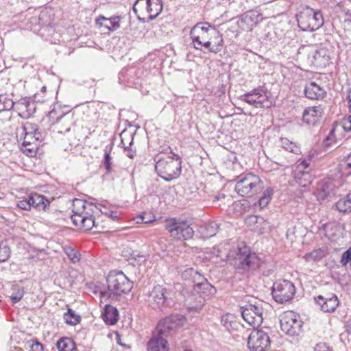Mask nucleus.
I'll return each mask as SVG.
<instances>
[{
    "label": "nucleus",
    "instance_id": "obj_54",
    "mask_svg": "<svg viewBox=\"0 0 351 351\" xmlns=\"http://www.w3.org/2000/svg\"><path fill=\"white\" fill-rule=\"evenodd\" d=\"M125 152L126 156L130 158H134L136 155V152L129 147H125Z\"/></svg>",
    "mask_w": 351,
    "mask_h": 351
},
{
    "label": "nucleus",
    "instance_id": "obj_19",
    "mask_svg": "<svg viewBox=\"0 0 351 351\" xmlns=\"http://www.w3.org/2000/svg\"><path fill=\"white\" fill-rule=\"evenodd\" d=\"M210 27L213 32H215V27L208 23H198L191 29L190 36L196 49L201 50L202 47V42L208 39Z\"/></svg>",
    "mask_w": 351,
    "mask_h": 351
},
{
    "label": "nucleus",
    "instance_id": "obj_56",
    "mask_svg": "<svg viewBox=\"0 0 351 351\" xmlns=\"http://www.w3.org/2000/svg\"><path fill=\"white\" fill-rule=\"evenodd\" d=\"M226 198V195L223 193L219 194L217 195H215L214 197L213 202H217L218 201H222L223 199H225Z\"/></svg>",
    "mask_w": 351,
    "mask_h": 351
},
{
    "label": "nucleus",
    "instance_id": "obj_22",
    "mask_svg": "<svg viewBox=\"0 0 351 351\" xmlns=\"http://www.w3.org/2000/svg\"><path fill=\"white\" fill-rule=\"evenodd\" d=\"M323 114L322 108L319 106L309 107L304 110L302 120L308 125H315L322 117Z\"/></svg>",
    "mask_w": 351,
    "mask_h": 351
},
{
    "label": "nucleus",
    "instance_id": "obj_2",
    "mask_svg": "<svg viewBox=\"0 0 351 351\" xmlns=\"http://www.w3.org/2000/svg\"><path fill=\"white\" fill-rule=\"evenodd\" d=\"M226 258L238 272L245 275L250 274L261 265V259L244 244L231 250Z\"/></svg>",
    "mask_w": 351,
    "mask_h": 351
},
{
    "label": "nucleus",
    "instance_id": "obj_34",
    "mask_svg": "<svg viewBox=\"0 0 351 351\" xmlns=\"http://www.w3.org/2000/svg\"><path fill=\"white\" fill-rule=\"evenodd\" d=\"M219 227L216 221L209 222L204 227L202 234L204 238H210L217 234Z\"/></svg>",
    "mask_w": 351,
    "mask_h": 351
},
{
    "label": "nucleus",
    "instance_id": "obj_1",
    "mask_svg": "<svg viewBox=\"0 0 351 351\" xmlns=\"http://www.w3.org/2000/svg\"><path fill=\"white\" fill-rule=\"evenodd\" d=\"M185 321V317L179 314L171 315L160 320L147 343V350L169 351L167 339L182 327Z\"/></svg>",
    "mask_w": 351,
    "mask_h": 351
},
{
    "label": "nucleus",
    "instance_id": "obj_4",
    "mask_svg": "<svg viewBox=\"0 0 351 351\" xmlns=\"http://www.w3.org/2000/svg\"><path fill=\"white\" fill-rule=\"evenodd\" d=\"M216 289L208 282L194 285L193 291L185 299L186 305L189 311L199 312L204 305L206 300L214 295Z\"/></svg>",
    "mask_w": 351,
    "mask_h": 351
},
{
    "label": "nucleus",
    "instance_id": "obj_37",
    "mask_svg": "<svg viewBox=\"0 0 351 351\" xmlns=\"http://www.w3.org/2000/svg\"><path fill=\"white\" fill-rule=\"evenodd\" d=\"M331 184H320L317 190V198L319 200H324L328 196H330L332 192Z\"/></svg>",
    "mask_w": 351,
    "mask_h": 351
},
{
    "label": "nucleus",
    "instance_id": "obj_24",
    "mask_svg": "<svg viewBox=\"0 0 351 351\" xmlns=\"http://www.w3.org/2000/svg\"><path fill=\"white\" fill-rule=\"evenodd\" d=\"M304 92L305 96L310 99H319L323 98L326 93L325 90L315 82L307 83Z\"/></svg>",
    "mask_w": 351,
    "mask_h": 351
},
{
    "label": "nucleus",
    "instance_id": "obj_40",
    "mask_svg": "<svg viewBox=\"0 0 351 351\" xmlns=\"http://www.w3.org/2000/svg\"><path fill=\"white\" fill-rule=\"evenodd\" d=\"M64 252L71 261L73 263L78 262L80 259V254L71 246H65Z\"/></svg>",
    "mask_w": 351,
    "mask_h": 351
},
{
    "label": "nucleus",
    "instance_id": "obj_49",
    "mask_svg": "<svg viewBox=\"0 0 351 351\" xmlns=\"http://www.w3.org/2000/svg\"><path fill=\"white\" fill-rule=\"evenodd\" d=\"M17 206L24 210H29L31 209V201L29 195L28 197L19 200L17 202Z\"/></svg>",
    "mask_w": 351,
    "mask_h": 351
},
{
    "label": "nucleus",
    "instance_id": "obj_52",
    "mask_svg": "<svg viewBox=\"0 0 351 351\" xmlns=\"http://www.w3.org/2000/svg\"><path fill=\"white\" fill-rule=\"evenodd\" d=\"M342 127L346 131L351 130V116H348V117H345L343 119L342 121Z\"/></svg>",
    "mask_w": 351,
    "mask_h": 351
},
{
    "label": "nucleus",
    "instance_id": "obj_18",
    "mask_svg": "<svg viewBox=\"0 0 351 351\" xmlns=\"http://www.w3.org/2000/svg\"><path fill=\"white\" fill-rule=\"evenodd\" d=\"M280 323L281 330L291 336L298 335L302 328L301 321L293 311L285 312L281 317Z\"/></svg>",
    "mask_w": 351,
    "mask_h": 351
},
{
    "label": "nucleus",
    "instance_id": "obj_10",
    "mask_svg": "<svg viewBox=\"0 0 351 351\" xmlns=\"http://www.w3.org/2000/svg\"><path fill=\"white\" fill-rule=\"evenodd\" d=\"M146 301L149 306L154 309L171 308L174 305V301L169 297V293L162 285L154 286L147 295Z\"/></svg>",
    "mask_w": 351,
    "mask_h": 351
},
{
    "label": "nucleus",
    "instance_id": "obj_60",
    "mask_svg": "<svg viewBox=\"0 0 351 351\" xmlns=\"http://www.w3.org/2000/svg\"><path fill=\"white\" fill-rule=\"evenodd\" d=\"M347 99L348 100L349 110H350V112H351V89L349 90V91L348 93Z\"/></svg>",
    "mask_w": 351,
    "mask_h": 351
},
{
    "label": "nucleus",
    "instance_id": "obj_11",
    "mask_svg": "<svg viewBox=\"0 0 351 351\" xmlns=\"http://www.w3.org/2000/svg\"><path fill=\"white\" fill-rule=\"evenodd\" d=\"M166 228L170 235L178 240L190 239L194 234L191 224L186 220L170 219L166 222Z\"/></svg>",
    "mask_w": 351,
    "mask_h": 351
},
{
    "label": "nucleus",
    "instance_id": "obj_12",
    "mask_svg": "<svg viewBox=\"0 0 351 351\" xmlns=\"http://www.w3.org/2000/svg\"><path fill=\"white\" fill-rule=\"evenodd\" d=\"M299 53L306 54L307 62L311 66L324 67L329 63L330 56L325 48L317 49L313 46H302L299 49Z\"/></svg>",
    "mask_w": 351,
    "mask_h": 351
},
{
    "label": "nucleus",
    "instance_id": "obj_5",
    "mask_svg": "<svg viewBox=\"0 0 351 351\" xmlns=\"http://www.w3.org/2000/svg\"><path fill=\"white\" fill-rule=\"evenodd\" d=\"M297 21L300 29L304 32H313L324 25V17L319 10L308 5H300L297 14Z\"/></svg>",
    "mask_w": 351,
    "mask_h": 351
},
{
    "label": "nucleus",
    "instance_id": "obj_50",
    "mask_svg": "<svg viewBox=\"0 0 351 351\" xmlns=\"http://www.w3.org/2000/svg\"><path fill=\"white\" fill-rule=\"evenodd\" d=\"M130 259L134 260L138 263L143 262L145 259V254L141 252H138L137 251H132L130 254Z\"/></svg>",
    "mask_w": 351,
    "mask_h": 351
},
{
    "label": "nucleus",
    "instance_id": "obj_21",
    "mask_svg": "<svg viewBox=\"0 0 351 351\" xmlns=\"http://www.w3.org/2000/svg\"><path fill=\"white\" fill-rule=\"evenodd\" d=\"M315 301L319 306L320 309L325 313L334 312L339 304L338 298L335 294H330L326 297L318 295L315 298Z\"/></svg>",
    "mask_w": 351,
    "mask_h": 351
},
{
    "label": "nucleus",
    "instance_id": "obj_33",
    "mask_svg": "<svg viewBox=\"0 0 351 351\" xmlns=\"http://www.w3.org/2000/svg\"><path fill=\"white\" fill-rule=\"evenodd\" d=\"M280 143L281 147L286 151L295 154L301 153L300 147L295 143L290 141L288 138H282L280 139Z\"/></svg>",
    "mask_w": 351,
    "mask_h": 351
},
{
    "label": "nucleus",
    "instance_id": "obj_39",
    "mask_svg": "<svg viewBox=\"0 0 351 351\" xmlns=\"http://www.w3.org/2000/svg\"><path fill=\"white\" fill-rule=\"evenodd\" d=\"M0 103H1V110L3 111L10 110L14 106H16V103L8 95H0Z\"/></svg>",
    "mask_w": 351,
    "mask_h": 351
},
{
    "label": "nucleus",
    "instance_id": "obj_30",
    "mask_svg": "<svg viewBox=\"0 0 351 351\" xmlns=\"http://www.w3.org/2000/svg\"><path fill=\"white\" fill-rule=\"evenodd\" d=\"M118 311L116 308L110 305H106L102 317L104 321L109 325H114L118 320Z\"/></svg>",
    "mask_w": 351,
    "mask_h": 351
},
{
    "label": "nucleus",
    "instance_id": "obj_27",
    "mask_svg": "<svg viewBox=\"0 0 351 351\" xmlns=\"http://www.w3.org/2000/svg\"><path fill=\"white\" fill-rule=\"evenodd\" d=\"M121 16H114L110 18H106L104 16H99L96 20V24L99 26H104L110 31H115L120 27Z\"/></svg>",
    "mask_w": 351,
    "mask_h": 351
},
{
    "label": "nucleus",
    "instance_id": "obj_13",
    "mask_svg": "<svg viewBox=\"0 0 351 351\" xmlns=\"http://www.w3.org/2000/svg\"><path fill=\"white\" fill-rule=\"evenodd\" d=\"M295 293L294 285L289 280H278L274 283L271 294L274 300L283 304L291 300Z\"/></svg>",
    "mask_w": 351,
    "mask_h": 351
},
{
    "label": "nucleus",
    "instance_id": "obj_46",
    "mask_svg": "<svg viewBox=\"0 0 351 351\" xmlns=\"http://www.w3.org/2000/svg\"><path fill=\"white\" fill-rule=\"evenodd\" d=\"M38 147V143L29 145H21V149L29 156H33L36 154Z\"/></svg>",
    "mask_w": 351,
    "mask_h": 351
},
{
    "label": "nucleus",
    "instance_id": "obj_45",
    "mask_svg": "<svg viewBox=\"0 0 351 351\" xmlns=\"http://www.w3.org/2000/svg\"><path fill=\"white\" fill-rule=\"evenodd\" d=\"M336 208L342 213L351 212V202L349 200L341 199L336 203Z\"/></svg>",
    "mask_w": 351,
    "mask_h": 351
},
{
    "label": "nucleus",
    "instance_id": "obj_53",
    "mask_svg": "<svg viewBox=\"0 0 351 351\" xmlns=\"http://www.w3.org/2000/svg\"><path fill=\"white\" fill-rule=\"evenodd\" d=\"M29 346L31 351H44L43 344L38 341H32Z\"/></svg>",
    "mask_w": 351,
    "mask_h": 351
},
{
    "label": "nucleus",
    "instance_id": "obj_41",
    "mask_svg": "<svg viewBox=\"0 0 351 351\" xmlns=\"http://www.w3.org/2000/svg\"><path fill=\"white\" fill-rule=\"evenodd\" d=\"M212 47L209 49V51L212 53H217L221 51L223 46V38L217 32V36L215 38L214 40H212Z\"/></svg>",
    "mask_w": 351,
    "mask_h": 351
},
{
    "label": "nucleus",
    "instance_id": "obj_48",
    "mask_svg": "<svg viewBox=\"0 0 351 351\" xmlns=\"http://www.w3.org/2000/svg\"><path fill=\"white\" fill-rule=\"evenodd\" d=\"M340 263L343 266L350 264L351 267V247L343 253Z\"/></svg>",
    "mask_w": 351,
    "mask_h": 351
},
{
    "label": "nucleus",
    "instance_id": "obj_23",
    "mask_svg": "<svg viewBox=\"0 0 351 351\" xmlns=\"http://www.w3.org/2000/svg\"><path fill=\"white\" fill-rule=\"evenodd\" d=\"M16 108L19 111L20 116L28 118L35 112L36 105L29 98H22L16 102Z\"/></svg>",
    "mask_w": 351,
    "mask_h": 351
},
{
    "label": "nucleus",
    "instance_id": "obj_9",
    "mask_svg": "<svg viewBox=\"0 0 351 351\" xmlns=\"http://www.w3.org/2000/svg\"><path fill=\"white\" fill-rule=\"evenodd\" d=\"M73 113L67 112L57 118V128L59 133H67L70 145L77 144L82 137L80 134V128L73 121Z\"/></svg>",
    "mask_w": 351,
    "mask_h": 351
},
{
    "label": "nucleus",
    "instance_id": "obj_55",
    "mask_svg": "<svg viewBox=\"0 0 351 351\" xmlns=\"http://www.w3.org/2000/svg\"><path fill=\"white\" fill-rule=\"evenodd\" d=\"M202 47H204L209 50V49L212 47L213 41L211 40V38H210L209 40L207 39L205 41H202Z\"/></svg>",
    "mask_w": 351,
    "mask_h": 351
},
{
    "label": "nucleus",
    "instance_id": "obj_62",
    "mask_svg": "<svg viewBox=\"0 0 351 351\" xmlns=\"http://www.w3.org/2000/svg\"><path fill=\"white\" fill-rule=\"evenodd\" d=\"M345 200H349V202H351V193H348L345 198H343Z\"/></svg>",
    "mask_w": 351,
    "mask_h": 351
},
{
    "label": "nucleus",
    "instance_id": "obj_43",
    "mask_svg": "<svg viewBox=\"0 0 351 351\" xmlns=\"http://www.w3.org/2000/svg\"><path fill=\"white\" fill-rule=\"evenodd\" d=\"M10 249L5 242L0 243V263L7 261L10 256Z\"/></svg>",
    "mask_w": 351,
    "mask_h": 351
},
{
    "label": "nucleus",
    "instance_id": "obj_58",
    "mask_svg": "<svg viewBox=\"0 0 351 351\" xmlns=\"http://www.w3.org/2000/svg\"><path fill=\"white\" fill-rule=\"evenodd\" d=\"M144 0H136L134 5H133V8H132V10H133V12L135 13V14H137V8H136V6L137 5H141V3Z\"/></svg>",
    "mask_w": 351,
    "mask_h": 351
},
{
    "label": "nucleus",
    "instance_id": "obj_44",
    "mask_svg": "<svg viewBox=\"0 0 351 351\" xmlns=\"http://www.w3.org/2000/svg\"><path fill=\"white\" fill-rule=\"evenodd\" d=\"M234 319V317L233 316V315L226 314L221 316V323L226 328V330L230 331L231 329L234 328L232 326L234 324L233 322Z\"/></svg>",
    "mask_w": 351,
    "mask_h": 351
},
{
    "label": "nucleus",
    "instance_id": "obj_7",
    "mask_svg": "<svg viewBox=\"0 0 351 351\" xmlns=\"http://www.w3.org/2000/svg\"><path fill=\"white\" fill-rule=\"evenodd\" d=\"M107 294L112 299H117L122 294L129 293L133 282L122 271H112L106 278Z\"/></svg>",
    "mask_w": 351,
    "mask_h": 351
},
{
    "label": "nucleus",
    "instance_id": "obj_64",
    "mask_svg": "<svg viewBox=\"0 0 351 351\" xmlns=\"http://www.w3.org/2000/svg\"><path fill=\"white\" fill-rule=\"evenodd\" d=\"M348 330L349 333H351V324L349 326Z\"/></svg>",
    "mask_w": 351,
    "mask_h": 351
},
{
    "label": "nucleus",
    "instance_id": "obj_26",
    "mask_svg": "<svg viewBox=\"0 0 351 351\" xmlns=\"http://www.w3.org/2000/svg\"><path fill=\"white\" fill-rule=\"evenodd\" d=\"M258 22V14L254 11L244 13L240 20V26L243 29H252Z\"/></svg>",
    "mask_w": 351,
    "mask_h": 351
},
{
    "label": "nucleus",
    "instance_id": "obj_15",
    "mask_svg": "<svg viewBox=\"0 0 351 351\" xmlns=\"http://www.w3.org/2000/svg\"><path fill=\"white\" fill-rule=\"evenodd\" d=\"M241 99L255 108H269L271 105L266 90L263 88H256L245 93Z\"/></svg>",
    "mask_w": 351,
    "mask_h": 351
},
{
    "label": "nucleus",
    "instance_id": "obj_6",
    "mask_svg": "<svg viewBox=\"0 0 351 351\" xmlns=\"http://www.w3.org/2000/svg\"><path fill=\"white\" fill-rule=\"evenodd\" d=\"M155 169L158 175L165 181L176 179L181 173L182 160L176 154L160 158L156 162Z\"/></svg>",
    "mask_w": 351,
    "mask_h": 351
},
{
    "label": "nucleus",
    "instance_id": "obj_17",
    "mask_svg": "<svg viewBox=\"0 0 351 351\" xmlns=\"http://www.w3.org/2000/svg\"><path fill=\"white\" fill-rule=\"evenodd\" d=\"M270 346V338L262 330H254L247 339V347L250 351H266Z\"/></svg>",
    "mask_w": 351,
    "mask_h": 351
},
{
    "label": "nucleus",
    "instance_id": "obj_14",
    "mask_svg": "<svg viewBox=\"0 0 351 351\" xmlns=\"http://www.w3.org/2000/svg\"><path fill=\"white\" fill-rule=\"evenodd\" d=\"M16 135L21 145L36 144L43 138L38 126L28 122L16 129Z\"/></svg>",
    "mask_w": 351,
    "mask_h": 351
},
{
    "label": "nucleus",
    "instance_id": "obj_32",
    "mask_svg": "<svg viewBox=\"0 0 351 351\" xmlns=\"http://www.w3.org/2000/svg\"><path fill=\"white\" fill-rule=\"evenodd\" d=\"M326 254L327 250L325 247H322L307 253L304 258L306 261H318L326 256Z\"/></svg>",
    "mask_w": 351,
    "mask_h": 351
},
{
    "label": "nucleus",
    "instance_id": "obj_8",
    "mask_svg": "<svg viewBox=\"0 0 351 351\" xmlns=\"http://www.w3.org/2000/svg\"><path fill=\"white\" fill-rule=\"evenodd\" d=\"M235 185V191L241 196L251 197L258 193L263 189V182L260 178L249 173L241 175Z\"/></svg>",
    "mask_w": 351,
    "mask_h": 351
},
{
    "label": "nucleus",
    "instance_id": "obj_16",
    "mask_svg": "<svg viewBox=\"0 0 351 351\" xmlns=\"http://www.w3.org/2000/svg\"><path fill=\"white\" fill-rule=\"evenodd\" d=\"M241 310V315L249 325L256 328L263 323V308L261 304H248L242 306Z\"/></svg>",
    "mask_w": 351,
    "mask_h": 351
},
{
    "label": "nucleus",
    "instance_id": "obj_28",
    "mask_svg": "<svg viewBox=\"0 0 351 351\" xmlns=\"http://www.w3.org/2000/svg\"><path fill=\"white\" fill-rule=\"evenodd\" d=\"M29 197L31 206L38 210H46V209L49 206V201L44 195L34 193L31 194Z\"/></svg>",
    "mask_w": 351,
    "mask_h": 351
},
{
    "label": "nucleus",
    "instance_id": "obj_57",
    "mask_svg": "<svg viewBox=\"0 0 351 351\" xmlns=\"http://www.w3.org/2000/svg\"><path fill=\"white\" fill-rule=\"evenodd\" d=\"M145 214L143 213L141 215H139V217L137 218L138 219H141V223H147L148 222H150L151 220L150 219H147L146 217H145ZM138 223H139V220L137 221Z\"/></svg>",
    "mask_w": 351,
    "mask_h": 351
},
{
    "label": "nucleus",
    "instance_id": "obj_20",
    "mask_svg": "<svg viewBox=\"0 0 351 351\" xmlns=\"http://www.w3.org/2000/svg\"><path fill=\"white\" fill-rule=\"evenodd\" d=\"M308 167L309 163L306 160H298L297 161L295 178L296 182L302 186H306L313 181L312 176L308 171H305Z\"/></svg>",
    "mask_w": 351,
    "mask_h": 351
},
{
    "label": "nucleus",
    "instance_id": "obj_51",
    "mask_svg": "<svg viewBox=\"0 0 351 351\" xmlns=\"http://www.w3.org/2000/svg\"><path fill=\"white\" fill-rule=\"evenodd\" d=\"M313 351H332L329 346L323 342H319L317 343L314 348Z\"/></svg>",
    "mask_w": 351,
    "mask_h": 351
},
{
    "label": "nucleus",
    "instance_id": "obj_29",
    "mask_svg": "<svg viewBox=\"0 0 351 351\" xmlns=\"http://www.w3.org/2000/svg\"><path fill=\"white\" fill-rule=\"evenodd\" d=\"M182 277L186 280H191L194 285H199V282L204 283L208 280L201 275L197 270L193 268H188L182 273Z\"/></svg>",
    "mask_w": 351,
    "mask_h": 351
},
{
    "label": "nucleus",
    "instance_id": "obj_36",
    "mask_svg": "<svg viewBox=\"0 0 351 351\" xmlns=\"http://www.w3.org/2000/svg\"><path fill=\"white\" fill-rule=\"evenodd\" d=\"M65 322L70 325H75L80 321V316L77 315L72 309L68 308L67 312L64 314Z\"/></svg>",
    "mask_w": 351,
    "mask_h": 351
},
{
    "label": "nucleus",
    "instance_id": "obj_31",
    "mask_svg": "<svg viewBox=\"0 0 351 351\" xmlns=\"http://www.w3.org/2000/svg\"><path fill=\"white\" fill-rule=\"evenodd\" d=\"M59 351H76L74 341L69 337H62L56 343Z\"/></svg>",
    "mask_w": 351,
    "mask_h": 351
},
{
    "label": "nucleus",
    "instance_id": "obj_59",
    "mask_svg": "<svg viewBox=\"0 0 351 351\" xmlns=\"http://www.w3.org/2000/svg\"><path fill=\"white\" fill-rule=\"evenodd\" d=\"M346 165L348 169H351V153L346 158Z\"/></svg>",
    "mask_w": 351,
    "mask_h": 351
},
{
    "label": "nucleus",
    "instance_id": "obj_25",
    "mask_svg": "<svg viewBox=\"0 0 351 351\" xmlns=\"http://www.w3.org/2000/svg\"><path fill=\"white\" fill-rule=\"evenodd\" d=\"M143 7H145L146 12L149 14V21L156 19L162 10L161 0H146Z\"/></svg>",
    "mask_w": 351,
    "mask_h": 351
},
{
    "label": "nucleus",
    "instance_id": "obj_38",
    "mask_svg": "<svg viewBox=\"0 0 351 351\" xmlns=\"http://www.w3.org/2000/svg\"><path fill=\"white\" fill-rule=\"evenodd\" d=\"M0 103H1V110L3 111L10 110L14 106H16V103L8 95H0Z\"/></svg>",
    "mask_w": 351,
    "mask_h": 351
},
{
    "label": "nucleus",
    "instance_id": "obj_3",
    "mask_svg": "<svg viewBox=\"0 0 351 351\" xmlns=\"http://www.w3.org/2000/svg\"><path fill=\"white\" fill-rule=\"evenodd\" d=\"M72 206L73 215L71 218L73 224L84 230H91L95 226L94 214L99 208L81 199H75Z\"/></svg>",
    "mask_w": 351,
    "mask_h": 351
},
{
    "label": "nucleus",
    "instance_id": "obj_63",
    "mask_svg": "<svg viewBox=\"0 0 351 351\" xmlns=\"http://www.w3.org/2000/svg\"><path fill=\"white\" fill-rule=\"evenodd\" d=\"M278 164L280 165L281 166H286V164L283 162H276Z\"/></svg>",
    "mask_w": 351,
    "mask_h": 351
},
{
    "label": "nucleus",
    "instance_id": "obj_47",
    "mask_svg": "<svg viewBox=\"0 0 351 351\" xmlns=\"http://www.w3.org/2000/svg\"><path fill=\"white\" fill-rule=\"evenodd\" d=\"M24 295V291L23 289H17L14 291L12 294L10 296V300L12 302V303L15 304L19 302Z\"/></svg>",
    "mask_w": 351,
    "mask_h": 351
},
{
    "label": "nucleus",
    "instance_id": "obj_35",
    "mask_svg": "<svg viewBox=\"0 0 351 351\" xmlns=\"http://www.w3.org/2000/svg\"><path fill=\"white\" fill-rule=\"evenodd\" d=\"M111 145H108L104 149V156L103 164L106 169V173H110L112 171V157L110 156V152L112 149Z\"/></svg>",
    "mask_w": 351,
    "mask_h": 351
},
{
    "label": "nucleus",
    "instance_id": "obj_61",
    "mask_svg": "<svg viewBox=\"0 0 351 351\" xmlns=\"http://www.w3.org/2000/svg\"><path fill=\"white\" fill-rule=\"evenodd\" d=\"M109 217L112 219H115L118 217L117 213L112 211L110 213Z\"/></svg>",
    "mask_w": 351,
    "mask_h": 351
},
{
    "label": "nucleus",
    "instance_id": "obj_42",
    "mask_svg": "<svg viewBox=\"0 0 351 351\" xmlns=\"http://www.w3.org/2000/svg\"><path fill=\"white\" fill-rule=\"evenodd\" d=\"M273 194V189H267L266 191H264L263 195L258 200V205L261 208H263L267 206L269 202H270L271 199V195Z\"/></svg>",
    "mask_w": 351,
    "mask_h": 351
}]
</instances>
